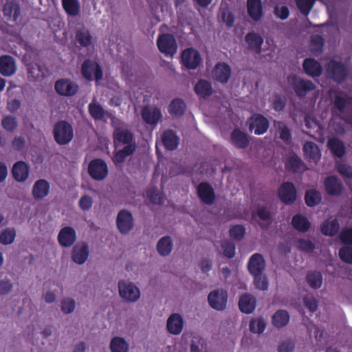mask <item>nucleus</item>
<instances>
[{
  "label": "nucleus",
  "instance_id": "f257e3e1",
  "mask_svg": "<svg viewBox=\"0 0 352 352\" xmlns=\"http://www.w3.org/2000/svg\"><path fill=\"white\" fill-rule=\"evenodd\" d=\"M23 60L28 67L29 81L38 82L41 85L44 78V70L41 63L39 52L33 47H27Z\"/></svg>",
  "mask_w": 352,
  "mask_h": 352
},
{
  "label": "nucleus",
  "instance_id": "f03ea898",
  "mask_svg": "<svg viewBox=\"0 0 352 352\" xmlns=\"http://www.w3.org/2000/svg\"><path fill=\"white\" fill-rule=\"evenodd\" d=\"M54 141L59 145L68 144L74 137V128L67 121H58L52 129Z\"/></svg>",
  "mask_w": 352,
  "mask_h": 352
},
{
  "label": "nucleus",
  "instance_id": "7ed1b4c3",
  "mask_svg": "<svg viewBox=\"0 0 352 352\" xmlns=\"http://www.w3.org/2000/svg\"><path fill=\"white\" fill-rule=\"evenodd\" d=\"M156 45L159 51L168 57H173L177 52L176 39L173 35L168 33L160 34Z\"/></svg>",
  "mask_w": 352,
  "mask_h": 352
},
{
  "label": "nucleus",
  "instance_id": "20e7f679",
  "mask_svg": "<svg viewBox=\"0 0 352 352\" xmlns=\"http://www.w3.org/2000/svg\"><path fill=\"white\" fill-rule=\"evenodd\" d=\"M81 75L88 81H98L103 77V72L97 62L92 59H85L81 65Z\"/></svg>",
  "mask_w": 352,
  "mask_h": 352
},
{
  "label": "nucleus",
  "instance_id": "39448f33",
  "mask_svg": "<svg viewBox=\"0 0 352 352\" xmlns=\"http://www.w3.org/2000/svg\"><path fill=\"white\" fill-rule=\"evenodd\" d=\"M87 171L89 176L95 181H103L108 176L109 168L104 160L96 158L89 162Z\"/></svg>",
  "mask_w": 352,
  "mask_h": 352
},
{
  "label": "nucleus",
  "instance_id": "423d86ee",
  "mask_svg": "<svg viewBox=\"0 0 352 352\" xmlns=\"http://www.w3.org/2000/svg\"><path fill=\"white\" fill-rule=\"evenodd\" d=\"M326 69L331 78L338 83L342 82L348 76L346 67L340 61L331 59L326 65Z\"/></svg>",
  "mask_w": 352,
  "mask_h": 352
},
{
  "label": "nucleus",
  "instance_id": "0eeeda50",
  "mask_svg": "<svg viewBox=\"0 0 352 352\" xmlns=\"http://www.w3.org/2000/svg\"><path fill=\"white\" fill-rule=\"evenodd\" d=\"M135 219L133 214L126 209H122L116 218V226L119 232L126 234L134 228Z\"/></svg>",
  "mask_w": 352,
  "mask_h": 352
},
{
  "label": "nucleus",
  "instance_id": "6e6552de",
  "mask_svg": "<svg viewBox=\"0 0 352 352\" xmlns=\"http://www.w3.org/2000/svg\"><path fill=\"white\" fill-rule=\"evenodd\" d=\"M118 289L120 296L126 302H136L140 298V289L133 283L120 280Z\"/></svg>",
  "mask_w": 352,
  "mask_h": 352
},
{
  "label": "nucleus",
  "instance_id": "1a4fd4ad",
  "mask_svg": "<svg viewBox=\"0 0 352 352\" xmlns=\"http://www.w3.org/2000/svg\"><path fill=\"white\" fill-rule=\"evenodd\" d=\"M278 197L282 203L285 205H292L297 199V190L292 182H283L278 192Z\"/></svg>",
  "mask_w": 352,
  "mask_h": 352
},
{
  "label": "nucleus",
  "instance_id": "9d476101",
  "mask_svg": "<svg viewBox=\"0 0 352 352\" xmlns=\"http://www.w3.org/2000/svg\"><path fill=\"white\" fill-rule=\"evenodd\" d=\"M54 90L62 96H74L78 92L79 85L69 79H59L54 84Z\"/></svg>",
  "mask_w": 352,
  "mask_h": 352
},
{
  "label": "nucleus",
  "instance_id": "9b49d317",
  "mask_svg": "<svg viewBox=\"0 0 352 352\" xmlns=\"http://www.w3.org/2000/svg\"><path fill=\"white\" fill-rule=\"evenodd\" d=\"M269 129V120L260 113L253 114L249 120V130L256 135H262Z\"/></svg>",
  "mask_w": 352,
  "mask_h": 352
},
{
  "label": "nucleus",
  "instance_id": "f8f14e48",
  "mask_svg": "<svg viewBox=\"0 0 352 352\" xmlns=\"http://www.w3.org/2000/svg\"><path fill=\"white\" fill-rule=\"evenodd\" d=\"M201 62V58L197 50L187 48L182 52V65L188 69H195Z\"/></svg>",
  "mask_w": 352,
  "mask_h": 352
},
{
  "label": "nucleus",
  "instance_id": "ddd939ff",
  "mask_svg": "<svg viewBox=\"0 0 352 352\" xmlns=\"http://www.w3.org/2000/svg\"><path fill=\"white\" fill-rule=\"evenodd\" d=\"M197 195L204 204L212 205L216 199L215 192L212 186L207 182H201L197 186Z\"/></svg>",
  "mask_w": 352,
  "mask_h": 352
},
{
  "label": "nucleus",
  "instance_id": "4468645a",
  "mask_svg": "<svg viewBox=\"0 0 352 352\" xmlns=\"http://www.w3.org/2000/svg\"><path fill=\"white\" fill-rule=\"evenodd\" d=\"M265 267V261L261 254L254 253L251 256L248 263V269L252 276L263 274Z\"/></svg>",
  "mask_w": 352,
  "mask_h": 352
},
{
  "label": "nucleus",
  "instance_id": "2eb2a0df",
  "mask_svg": "<svg viewBox=\"0 0 352 352\" xmlns=\"http://www.w3.org/2000/svg\"><path fill=\"white\" fill-rule=\"evenodd\" d=\"M228 300L226 290L217 289L210 292L208 301L211 308H226Z\"/></svg>",
  "mask_w": 352,
  "mask_h": 352
},
{
  "label": "nucleus",
  "instance_id": "dca6fc26",
  "mask_svg": "<svg viewBox=\"0 0 352 352\" xmlns=\"http://www.w3.org/2000/svg\"><path fill=\"white\" fill-rule=\"evenodd\" d=\"M76 232L72 227L62 228L58 234V241L64 248H69L76 241Z\"/></svg>",
  "mask_w": 352,
  "mask_h": 352
},
{
  "label": "nucleus",
  "instance_id": "f3484780",
  "mask_svg": "<svg viewBox=\"0 0 352 352\" xmlns=\"http://www.w3.org/2000/svg\"><path fill=\"white\" fill-rule=\"evenodd\" d=\"M247 12L254 22L261 21L263 16V7L261 0H247Z\"/></svg>",
  "mask_w": 352,
  "mask_h": 352
},
{
  "label": "nucleus",
  "instance_id": "a211bd4d",
  "mask_svg": "<svg viewBox=\"0 0 352 352\" xmlns=\"http://www.w3.org/2000/svg\"><path fill=\"white\" fill-rule=\"evenodd\" d=\"M184 320L179 314L174 313L168 316L166 321V329L171 335L177 336L182 332Z\"/></svg>",
  "mask_w": 352,
  "mask_h": 352
},
{
  "label": "nucleus",
  "instance_id": "6ab92c4d",
  "mask_svg": "<svg viewBox=\"0 0 352 352\" xmlns=\"http://www.w3.org/2000/svg\"><path fill=\"white\" fill-rule=\"evenodd\" d=\"M141 115L144 122L151 125L157 124L162 118V111L157 107H144Z\"/></svg>",
  "mask_w": 352,
  "mask_h": 352
},
{
  "label": "nucleus",
  "instance_id": "aec40b11",
  "mask_svg": "<svg viewBox=\"0 0 352 352\" xmlns=\"http://www.w3.org/2000/svg\"><path fill=\"white\" fill-rule=\"evenodd\" d=\"M16 71L15 60L8 55L0 57V74L3 76H11Z\"/></svg>",
  "mask_w": 352,
  "mask_h": 352
},
{
  "label": "nucleus",
  "instance_id": "412c9836",
  "mask_svg": "<svg viewBox=\"0 0 352 352\" xmlns=\"http://www.w3.org/2000/svg\"><path fill=\"white\" fill-rule=\"evenodd\" d=\"M212 75L215 80L226 83L231 76V68L226 63H219L215 65Z\"/></svg>",
  "mask_w": 352,
  "mask_h": 352
},
{
  "label": "nucleus",
  "instance_id": "4be33fe9",
  "mask_svg": "<svg viewBox=\"0 0 352 352\" xmlns=\"http://www.w3.org/2000/svg\"><path fill=\"white\" fill-rule=\"evenodd\" d=\"M113 140L115 144H120L135 142L134 135L127 129H115L113 133Z\"/></svg>",
  "mask_w": 352,
  "mask_h": 352
},
{
  "label": "nucleus",
  "instance_id": "5701e85b",
  "mask_svg": "<svg viewBox=\"0 0 352 352\" xmlns=\"http://www.w3.org/2000/svg\"><path fill=\"white\" fill-rule=\"evenodd\" d=\"M231 143L237 148H246L250 144L247 134L240 129H234L230 134Z\"/></svg>",
  "mask_w": 352,
  "mask_h": 352
},
{
  "label": "nucleus",
  "instance_id": "b1692460",
  "mask_svg": "<svg viewBox=\"0 0 352 352\" xmlns=\"http://www.w3.org/2000/svg\"><path fill=\"white\" fill-rule=\"evenodd\" d=\"M245 41L248 44L249 50L256 54L261 53V47L264 40L258 34L254 32L248 33L245 36Z\"/></svg>",
  "mask_w": 352,
  "mask_h": 352
},
{
  "label": "nucleus",
  "instance_id": "393cba45",
  "mask_svg": "<svg viewBox=\"0 0 352 352\" xmlns=\"http://www.w3.org/2000/svg\"><path fill=\"white\" fill-rule=\"evenodd\" d=\"M3 12L7 21L16 22L21 14L20 6L14 1H7L3 6Z\"/></svg>",
  "mask_w": 352,
  "mask_h": 352
},
{
  "label": "nucleus",
  "instance_id": "a878e982",
  "mask_svg": "<svg viewBox=\"0 0 352 352\" xmlns=\"http://www.w3.org/2000/svg\"><path fill=\"white\" fill-rule=\"evenodd\" d=\"M89 254V250L86 243L77 244L73 248L72 258L74 262L81 265L86 262Z\"/></svg>",
  "mask_w": 352,
  "mask_h": 352
},
{
  "label": "nucleus",
  "instance_id": "bb28decb",
  "mask_svg": "<svg viewBox=\"0 0 352 352\" xmlns=\"http://www.w3.org/2000/svg\"><path fill=\"white\" fill-rule=\"evenodd\" d=\"M326 192L331 196H338L342 193V184L336 176H329L324 180Z\"/></svg>",
  "mask_w": 352,
  "mask_h": 352
},
{
  "label": "nucleus",
  "instance_id": "cd10ccee",
  "mask_svg": "<svg viewBox=\"0 0 352 352\" xmlns=\"http://www.w3.org/2000/svg\"><path fill=\"white\" fill-rule=\"evenodd\" d=\"M12 173L14 179L16 181L23 182L28 179L29 176V167L25 162L23 161H19L13 165Z\"/></svg>",
  "mask_w": 352,
  "mask_h": 352
},
{
  "label": "nucleus",
  "instance_id": "c85d7f7f",
  "mask_svg": "<svg viewBox=\"0 0 352 352\" xmlns=\"http://www.w3.org/2000/svg\"><path fill=\"white\" fill-rule=\"evenodd\" d=\"M304 71L311 77H319L322 75V67L321 65L311 58H307L302 64Z\"/></svg>",
  "mask_w": 352,
  "mask_h": 352
},
{
  "label": "nucleus",
  "instance_id": "c756f323",
  "mask_svg": "<svg viewBox=\"0 0 352 352\" xmlns=\"http://www.w3.org/2000/svg\"><path fill=\"white\" fill-rule=\"evenodd\" d=\"M255 216L264 221L258 223L261 228L267 230L272 223V214L268 207L266 206H258L256 209L255 213L253 214V217Z\"/></svg>",
  "mask_w": 352,
  "mask_h": 352
},
{
  "label": "nucleus",
  "instance_id": "7c9ffc66",
  "mask_svg": "<svg viewBox=\"0 0 352 352\" xmlns=\"http://www.w3.org/2000/svg\"><path fill=\"white\" fill-rule=\"evenodd\" d=\"M305 157L309 161L318 162L321 158V153L318 146L313 142H307L302 148Z\"/></svg>",
  "mask_w": 352,
  "mask_h": 352
},
{
  "label": "nucleus",
  "instance_id": "2f4dec72",
  "mask_svg": "<svg viewBox=\"0 0 352 352\" xmlns=\"http://www.w3.org/2000/svg\"><path fill=\"white\" fill-rule=\"evenodd\" d=\"M293 88L297 96L304 97L308 92L311 91L316 88V85L311 80H294Z\"/></svg>",
  "mask_w": 352,
  "mask_h": 352
},
{
  "label": "nucleus",
  "instance_id": "473e14b6",
  "mask_svg": "<svg viewBox=\"0 0 352 352\" xmlns=\"http://www.w3.org/2000/svg\"><path fill=\"white\" fill-rule=\"evenodd\" d=\"M162 140L164 147L168 151H175L179 143V138L177 135L176 133L171 129L166 130L164 132Z\"/></svg>",
  "mask_w": 352,
  "mask_h": 352
},
{
  "label": "nucleus",
  "instance_id": "72a5a7b5",
  "mask_svg": "<svg viewBox=\"0 0 352 352\" xmlns=\"http://www.w3.org/2000/svg\"><path fill=\"white\" fill-rule=\"evenodd\" d=\"M348 105H352V97L342 91L336 92L333 98V107L340 113H344Z\"/></svg>",
  "mask_w": 352,
  "mask_h": 352
},
{
  "label": "nucleus",
  "instance_id": "f704fd0d",
  "mask_svg": "<svg viewBox=\"0 0 352 352\" xmlns=\"http://www.w3.org/2000/svg\"><path fill=\"white\" fill-rule=\"evenodd\" d=\"M138 146L135 142L125 144L123 148L118 150L116 152L113 157V161L114 163H122L124 160L132 155L136 151Z\"/></svg>",
  "mask_w": 352,
  "mask_h": 352
},
{
  "label": "nucleus",
  "instance_id": "c9c22d12",
  "mask_svg": "<svg viewBox=\"0 0 352 352\" xmlns=\"http://www.w3.org/2000/svg\"><path fill=\"white\" fill-rule=\"evenodd\" d=\"M186 104L182 98H175L170 101L168 107V112L174 117H181L184 113Z\"/></svg>",
  "mask_w": 352,
  "mask_h": 352
},
{
  "label": "nucleus",
  "instance_id": "e433bc0d",
  "mask_svg": "<svg viewBox=\"0 0 352 352\" xmlns=\"http://www.w3.org/2000/svg\"><path fill=\"white\" fill-rule=\"evenodd\" d=\"M195 91L198 96L203 98L211 96L212 94L211 82L204 79L198 80L195 84Z\"/></svg>",
  "mask_w": 352,
  "mask_h": 352
},
{
  "label": "nucleus",
  "instance_id": "4c0bfd02",
  "mask_svg": "<svg viewBox=\"0 0 352 352\" xmlns=\"http://www.w3.org/2000/svg\"><path fill=\"white\" fill-rule=\"evenodd\" d=\"M292 224L295 230L302 233L307 232L311 228V222L301 214L294 215L292 220Z\"/></svg>",
  "mask_w": 352,
  "mask_h": 352
},
{
  "label": "nucleus",
  "instance_id": "58836bf2",
  "mask_svg": "<svg viewBox=\"0 0 352 352\" xmlns=\"http://www.w3.org/2000/svg\"><path fill=\"white\" fill-rule=\"evenodd\" d=\"M340 230V223L338 219L331 221L326 220L320 226L321 232L326 236H333L336 235Z\"/></svg>",
  "mask_w": 352,
  "mask_h": 352
},
{
  "label": "nucleus",
  "instance_id": "ea45409f",
  "mask_svg": "<svg viewBox=\"0 0 352 352\" xmlns=\"http://www.w3.org/2000/svg\"><path fill=\"white\" fill-rule=\"evenodd\" d=\"M173 246V241L170 236H164L159 239L157 243V250L162 256H167L172 251Z\"/></svg>",
  "mask_w": 352,
  "mask_h": 352
},
{
  "label": "nucleus",
  "instance_id": "a19ab883",
  "mask_svg": "<svg viewBox=\"0 0 352 352\" xmlns=\"http://www.w3.org/2000/svg\"><path fill=\"white\" fill-rule=\"evenodd\" d=\"M304 163L296 155L289 157L285 162V168L287 170L292 173H298L303 168Z\"/></svg>",
  "mask_w": 352,
  "mask_h": 352
},
{
  "label": "nucleus",
  "instance_id": "79ce46f5",
  "mask_svg": "<svg viewBox=\"0 0 352 352\" xmlns=\"http://www.w3.org/2000/svg\"><path fill=\"white\" fill-rule=\"evenodd\" d=\"M306 280L311 288L318 289L322 287L323 278L319 271H309L306 276Z\"/></svg>",
  "mask_w": 352,
  "mask_h": 352
},
{
  "label": "nucleus",
  "instance_id": "37998d69",
  "mask_svg": "<svg viewBox=\"0 0 352 352\" xmlns=\"http://www.w3.org/2000/svg\"><path fill=\"white\" fill-rule=\"evenodd\" d=\"M289 321V315L285 309H278L272 316V324L278 328L287 325Z\"/></svg>",
  "mask_w": 352,
  "mask_h": 352
},
{
  "label": "nucleus",
  "instance_id": "c03bdc74",
  "mask_svg": "<svg viewBox=\"0 0 352 352\" xmlns=\"http://www.w3.org/2000/svg\"><path fill=\"white\" fill-rule=\"evenodd\" d=\"M62 6L68 16H77L80 12L78 0H61Z\"/></svg>",
  "mask_w": 352,
  "mask_h": 352
},
{
  "label": "nucleus",
  "instance_id": "a18cd8bd",
  "mask_svg": "<svg viewBox=\"0 0 352 352\" xmlns=\"http://www.w3.org/2000/svg\"><path fill=\"white\" fill-rule=\"evenodd\" d=\"M327 144L333 155L338 157H342L344 155L346 152L345 146L340 140L333 138L329 140Z\"/></svg>",
  "mask_w": 352,
  "mask_h": 352
},
{
  "label": "nucleus",
  "instance_id": "49530a36",
  "mask_svg": "<svg viewBox=\"0 0 352 352\" xmlns=\"http://www.w3.org/2000/svg\"><path fill=\"white\" fill-rule=\"evenodd\" d=\"M274 126L279 132V138L285 144H289L292 140V133L285 124L280 121H274Z\"/></svg>",
  "mask_w": 352,
  "mask_h": 352
},
{
  "label": "nucleus",
  "instance_id": "de8ad7c7",
  "mask_svg": "<svg viewBox=\"0 0 352 352\" xmlns=\"http://www.w3.org/2000/svg\"><path fill=\"white\" fill-rule=\"evenodd\" d=\"M76 40L82 47H87L91 45L93 37L88 29H80L76 32Z\"/></svg>",
  "mask_w": 352,
  "mask_h": 352
},
{
  "label": "nucleus",
  "instance_id": "09e8293b",
  "mask_svg": "<svg viewBox=\"0 0 352 352\" xmlns=\"http://www.w3.org/2000/svg\"><path fill=\"white\" fill-rule=\"evenodd\" d=\"M321 201L322 195L318 190L316 189H311L306 191L305 195V201L308 206L313 207L318 205Z\"/></svg>",
  "mask_w": 352,
  "mask_h": 352
},
{
  "label": "nucleus",
  "instance_id": "8fccbe9b",
  "mask_svg": "<svg viewBox=\"0 0 352 352\" xmlns=\"http://www.w3.org/2000/svg\"><path fill=\"white\" fill-rule=\"evenodd\" d=\"M88 111L94 120H102L106 114L101 104L94 101L89 104Z\"/></svg>",
  "mask_w": 352,
  "mask_h": 352
},
{
  "label": "nucleus",
  "instance_id": "3c124183",
  "mask_svg": "<svg viewBox=\"0 0 352 352\" xmlns=\"http://www.w3.org/2000/svg\"><path fill=\"white\" fill-rule=\"evenodd\" d=\"M111 352H128L129 344L126 340L120 337H115L110 342Z\"/></svg>",
  "mask_w": 352,
  "mask_h": 352
},
{
  "label": "nucleus",
  "instance_id": "603ef678",
  "mask_svg": "<svg viewBox=\"0 0 352 352\" xmlns=\"http://www.w3.org/2000/svg\"><path fill=\"white\" fill-rule=\"evenodd\" d=\"M16 236V230L14 228H7L0 232V243L7 245L12 244Z\"/></svg>",
  "mask_w": 352,
  "mask_h": 352
},
{
  "label": "nucleus",
  "instance_id": "864d4df0",
  "mask_svg": "<svg viewBox=\"0 0 352 352\" xmlns=\"http://www.w3.org/2000/svg\"><path fill=\"white\" fill-rule=\"evenodd\" d=\"M256 299L254 295L245 293L240 296L239 308H255Z\"/></svg>",
  "mask_w": 352,
  "mask_h": 352
},
{
  "label": "nucleus",
  "instance_id": "5fc2aeb1",
  "mask_svg": "<svg viewBox=\"0 0 352 352\" xmlns=\"http://www.w3.org/2000/svg\"><path fill=\"white\" fill-rule=\"evenodd\" d=\"M267 327V322L263 318H254L250 322V332L255 334H261Z\"/></svg>",
  "mask_w": 352,
  "mask_h": 352
},
{
  "label": "nucleus",
  "instance_id": "6e6d98bb",
  "mask_svg": "<svg viewBox=\"0 0 352 352\" xmlns=\"http://www.w3.org/2000/svg\"><path fill=\"white\" fill-rule=\"evenodd\" d=\"M316 0H296L297 8L305 16L311 12Z\"/></svg>",
  "mask_w": 352,
  "mask_h": 352
},
{
  "label": "nucleus",
  "instance_id": "4d7b16f0",
  "mask_svg": "<svg viewBox=\"0 0 352 352\" xmlns=\"http://www.w3.org/2000/svg\"><path fill=\"white\" fill-rule=\"evenodd\" d=\"M245 234V229L241 224L232 226L229 230L230 236L236 241H240L244 237Z\"/></svg>",
  "mask_w": 352,
  "mask_h": 352
},
{
  "label": "nucleus",
  "instance_id": "13d9d810",
  "mask_svg": "<svg viewBox=\"0 0 352 352\" xmlns=\"http://www.w3.org/2000/svg\"><path fill=\"white\" fill-rule=\"evenodd\" d=\"M147 198L154 204L162 205L164 199L160 193L155 188H151L146 191Z\"/></svg>",
  "mask_w": 352,
  "mask_h": 352
},
{
  "label": "nucleus",
  "instance_id": "bf43d9fd",
  "mask_svg": "<svg viewBox=\"0 0 352 352\" xmlns=\"http://www.w3.org/2000/svg\"><path fill=\"white\" fill-rule=\"evenodd\" d=\"M1 126L6 131L12 132L17 126L16 119L12 116H6L2 119Z\"/></svg>",
  "mask_w": 352,
  "mask_h": 352
},
{
  "label": "nucleus",
  "instance_id": "052dcab7",
  "mask_svg": "<svg viewBox=\"0 0 352 352\" xmlns=\"http://www.w3.org/2000/svg\"><path fill=\"white\" fill-rule=\"evenodd\" d=\"M324 45V39L322 36L316 35L311 38V50L317 52H322Z\"/></svg>",
  "mask_w": 352,
  "mask_h": 352
},
{
  "label": "nucleus",
  "instance_id": "680f3d73",
  "mask_svg": "<svg viewBox=\"0 0 352 352\" xmlns=\"http://www.w3.org/2000/svg\"><path fill=\"white\" fill-rule=\"evenodd\" d=\"M340 259L344 263L352 264V248L349 246L342 247L339 250Z\"/></svg>",
  "mask_w": 352,
  "mask_h": 352
},
{
  "label": "nucleus",
  "instance_id": "e2e57ef3",
  "mask_svg": "<svg viewBox=\"0 0 352 352\" xmlns=\"http://www.w3.org/2000/svg\"><path fill=\"white\" fill-rule=\"evenodd\" d=\"M32 194L36 199L44 197V179H40L36 182L33 186Z\"/></svg>",
  "mask_w": 352,
  "mask_h": 352
},
{
  "label": "nucleus",
  "instance_id": "0e129e2a",
  "mask_svg": "<svg viewBox=\"0 0 352 352\" xmlns=\"http://www.w3.org/2000/svg\"><path fill=\"white\" fill-rule=\"evenodd\" d=\"M286 105V100L284 97L276 94L272 101V109L278 112L283 111Z\"/></svg>",
  "mask_w": 352,
  "mask_h": 352
},
{
  "label": "nucleus",
  "instance_id": "69168bd1",
  "mask_svg": "<svg viewBox=\"0 0 352 352\" xmlns=\"http://www.w3.org/2000/svg\"><path fill=\"white\" fill-rule=\"evenodd\" d=\"M221 247L226 258H232L235 256L236 247L233 243L229 242V241H224Z\"/></svg>",
  "mask_w": 352,
  "mask_h": 352
},
{
  "label": "nucleus",
  "instance_id": "338daca9",
  "mask_svg": "<svg viewBox=\"0 0 352 352\" xmlns=\"http://www.w3.org/2000/svg\"><path fill=\"white\" fill-rule=\"evenodd\" d=\"M298 249L306 253L313 252L315 249V245L309 239H299L298 241Z\"/></svg>",
  "mask_w": 352,
  "mask_h": 352
},
{
  "label": "nucleus",
  "instance_id": "774afa93",
  "mask_svg": "<svg viewBox=\"0 0 352 352\" xmlns=\"http://www.w3.org/2000/svg\"><path fill=\"white\" fill-rule=\"evenodd\" d=\"M340 239L342 244L352 245V228H344L340 232Z\"/></svg>",
  "mask_w": 352,
  "mask_h": 352
}]
</instances>
